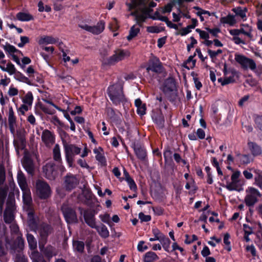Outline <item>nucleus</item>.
<instances>
[{"mask_svg":"<svg viewBox=\"0 0 262 262\" xmlns=\"http://www.w3.org/2000/svg\"><path fill=\"white\" fill-rule=\"evenodd\" d=\"M57 42V39L50 36H44L41 37L38 40V43L39 45H42L44 43L47 44H54Z\"/></svg>","mask_w":262,"mask_h":262,"instance_id":"nucleus-35","label":"nucleus"},{"mask_svg":"<svg viewBox=\"0 0 262 262\" xmlns=\"http://www.w3.org/2000/svg\"><path fill=\"white\" fill-rule=\"evenodd\" d=\"M233 11L236 13V15L241 16L242 18H244L246 17L245 11L239 7L233 9Z\"/></svg>","mask_w":262,"mask_h":262,"instance_id":"nucleus-53","label":"nucleus"},{"mask_svg":"<svg viewBox=\"0 0 262 262\" xmlns=\"http://www.w3.org/2000/svg\"><path fill=\"white\" fill-rule=\"evenodd\" d=\"M6 180V173L4 167L0 165V212L3 210L4 205L5 202L6 198L8 192L9 193L10 190V183H14L10 182L9 185H4V183Z\"/></svg>","mask_w":262,"mask_h":262,"instance_id":"nucleus-3","label":"nucleus"},{"mask_svg":"<svg viewBox=\"0 0 262 262\" xmlns=\"http://www.w3.org/2000/svg\"><path fill=\"white\" fill-rule=\"evenodd\" d=\"M17 180L19 186L21 190L29 188L27 183L26 177L22 171L20 170L18 171Z\"/></svg>","mask_w":262,"mask_h":262,"instance_id":"nucleus-27","label":"nucleus"},{"mask_svg":"<svg viewBox=\"0 0 262 262\" xmlns=\"http://www.w3.org/2000/svg\"><path fill=\"white\" fill-rule=\"evenodd\" d=\"M36 231L39 234V243L43 246L46 244L48 236L53 232V229L48 224L41 222L39 225Z\"/></svg>","mask_w":262,"mask_h":262,"instance_id":"nucleus-5","label":"nucleus"},{"mask_svg":"<svg viewBox=\"0 0 262 262\" xmlns=\"http://www.w3.org/2000/svg\"><path fill=\"white\" fill-rule=\"evenodd\" d=\"M79 27L94 34L98 35L101 33L104 29V23L101 21L98 22L95 26H91L87 24H84L79 25Z\"/></svg>","mask_w":262,"mask_h":262,"instance_id":"nucleus-18","label":"nucleus"},{"mask_svg":"<svg viewBox=\"0 0 262 262\" xmlns=\"http://www.w3.org/2000/svg\"><path fill=\"white\" fill-rule=\"evenodd\" d=\"M27 239L30 249L32 251H37V241L34 236L30 233H27Z\"/></svg>","mask_w":262,"mask_h":262,"instance_id":"nucleus-31","label":"nucleus"},{"mask_svg":"<svg viewBox=\"0 0 262 262\" xmlns=\"http://www.w3.org/2000/svg\"><path fill=\"white\" fill-rule=\"evenodd\" d=\"M40 108L44 113L52 115L54 114L55 113V111L54 110L49 108L47 106L43 105L40 106Z\"/></svg>","mask_w":262,"mask_h":262,"instance_id":"nucleus-59","label":"nucleus"},{"mask_svg":"<svg viewBox=\"0 0 262 262\" xmlns=\"http://www.w3.org/2000/svg\"><path fill=\"white\" fill-rule=\"evenodd\" d=\"M107 114L108 117L113 121H115L117 120V115L114 111V110L111 108L108 107L107 108Z\"/></svg>","mask_w":262,"mask_h":262,"instance_id":"nucleus-50","label":"nucleus"},{"mask_svg":"<svg viewBox=\"0 0 262 262\" xmlns=\"http://www.w3.org/2000/svg\"><path fill=\"white\" fill-rule=\"evenodd\" d=\"M254 184L262 190V174H259L255 177Z\"/></svg>","mask_w":262,"mask_h":262,"instance_id":"nucleus-51","label":"nucleus"},{"mask_svg":"<svg viewBox=\"0 0 262 262\" xmlns=\"http://www.w3.org/2000/svg\"><path fill=\"white\" fill-rule=\"evenodd\" d=\"M57 165L53 162H49L43 167V171L46 177L51 180H54L57 176Z\"/></svg>","mask_w":262,"mask_h":262,"instance_id":"nucleus-13","label":"nucleus"},{"mask_svg":"<svg viewBox=\"0 0 262 262\" xmlns=\"http://www.w3.org/2000/svg\"><path fill=\"white\" fill-rule=\"evenodd\" d=\"M224 73L225 75H227L228 74H231L232 76L234 77V76L237 74V72L232 68H229L228 69L227 64L225 63L224 66Z\"/></svg>","mask_w":262,"mask_h":262,"instance_id":"nucleus-49","label":"nucleus"},{"mask_svg":"<svg viewBox=\"0 0 262 262\" xmlns=\"http://www.w3.org/2000/svg\"><path fill=\"white\" fill-rule=\"evenodd\" d=\"M134 150L137 157L141 160H144L146 157L145 150L139 144H134Z\"/></svg>","mask_w":262,"mask_h":262,"instance_id":"nucleus-28","label":"nucleus"},{"mask_svg":"<svg viewBox=\"0 0 262 262\" xmlns=\"http://www.w3.org/2000/svg\"><path fill=\"white\" fill-rule=\"evenodd\" d=\"M53 159L57 162V167L61 172L65 170L64 167L62 164V160L60 154V150L58 144H56L53 149Z\"/></svg>","mask_w":262,"mask_h":262,"instance_id":"nucleus-21","label":"nucleus"},{"mask_svg":"<svg viewBox=\"0 0 262 262\" xmlns=\"http://www.w3.org/2000/svg\"><path fill=\"white\" fill-rule=\"evenodd\" d=\"M24 248V240L21 237V236L18 235L13 244L11 246L12 252L14 254L18 253V251L23 252Z\"/></svg>","mask_w":262,"mask_h":262,"instance_id":"nucleus-22","label":"nucleus"},{"mask_svg":"<svg viewBox=\"0 0 262 262\" xmlns=\"http://www.w3.org/2000/svg\"><path fill=\"white\" fill-rule=\"evenodd\" d=\"M176 2H173V3H169L167 5H166L164 8V9H163V13H166V12H170L171 10H172V8L173 7V6H174V3H176Z\"/></svg>","mask_w":262,"mask_h":262,"instance_id":"nucleus-60","label":"nucleus"},{"mask_svg":"<svg viewBox=\"0 0 262 262\" xmlns=\"http://www.w3.org/2000/svg\"><path fill=\"white\" fill-rule=\"evenodd\" d=\"M108 94L110 99L115 105H124L126 101L123 93V86L120 83L110 86L108 89Z\"/></svg>","mask_w":262,"mask_h":262,"instance_id":"nucleus-2","label":"nucleus"},{"mask_svg":"<svg viewBox=\"0 0 262 262\" xmlns=\"http://www.w3.org/2000/svg\"><path fill=\"white\" fill-rule=\"evenodd\" d=\"M240 176L239 171H234L231 177V181L227 183L226 188L230 191H240L242 190L244 182L239 179Z\"/></svg>","mask_w":262,"mask_h":262,"instance_id":"nucleus-7","label":"nucleus"},{"mask_svg":"<svg viewBox=\"0 0 262 262\" xmlns=\"http://www.w3.org/2000/svg\"><path fill=\"white\" fill-rule=\"evenodd\" d=\"M162 91L167 96L176 94L177 88L175 80L173 78L169 77L165 80Z\"/></svg>","mask_w":262,"mask_h":262,"instance_id":"nucleus-14","label":"nucleus"},{"mask_svg":"<svg viewBox=\"0 0 262 262\" xmlns=\"http://www.w3.org/2000/svg\"><path fill=\"white\" fill-rule=\"evenodd\" d=\"M126 181L129 184V187L131 189L135 190L137 189V186L134 181L130 177L127 178Z\"/></svg>","mask_w":262,"mask_h":262,"instance_id":"nucleus-58","label":"nucleus"},{"mask_svg":"<svg viewBox=\"0 0 262 262\" xmlns=\"http://www.w3.org/2000/svg\"><path fill=\"white\" fill-rule=\"evenodd\" d=\"M36 193L41 199H47L51 195V190L49 184L44 181L38 180L36 182Z\"/></svg>","mask_w":262,"mask_h":262,"instance_id":"nucleus-8","label":"nucleus"},{"mask_svg":"<svg viewBox=\"0 0 262 262\" xmlns=\"http://www.w3.org/2000/svg\"><path fill=\"white\" fill-rule=\"evenodd\" d=\"M140 10L139 8L136 11L132 12L130 15L135 17V19L137 23L141 26V23L144 22L146 19L147 17L144 16V14H139Z\"/></svg>","mask_w":262,"mask_h":262,"instance_id":"nucleus-36","label":"nucleus"},{"mask_svg":"<svg viewBox=\"0 0 262 262\" xmlns=\"http://www.w3.org/2000/svg\"><path fill=\"white\" fill-rule=\"evenodd\" d=\"M163 67L160 61L157 59H153L150 61L149 66L146 68V72L150 76L154 77L155 74H158L162 72Z\"/></svg>","mask_w":262,"mask_h":262,"instance_id":"nucleus-12","label":"nucleus"},{"mask_svg":"<svg viewBox=\"0 0 262 262\" xmlns=\"http://www.w3.org/2000/svg\"><path fill=\"white\" fill-rule=\"evenodd\" d=\"M61 210L68 223L73 224L77 222L78 220L76 212L72 208L64 205L62 206Z\"/></svg>","mask_w":262,"mask_h":262,"instance_id":"nucleus-16","label":"nucleus"},{"mask_svg":"<svg viewBox=\"0 0 262 262\" xmlns=\"http://www.w3.org/2000/svg\"><path fill=\"white\" fill-rule=\"evenodd\" d=\"M208 53L211 58L215 57L219 54H221L223 51L221 49L217 50L216 51H213L211 50L208 49L207 51Z\"/></svg>","mask_w":262,"mask_h":262,"instance_id":"nucleus-54","label":"nucleus"},{"mask_svg":"<svg viewBox=\"0 0 262 262\" xmlns=\"http://www.w3.org/2000/svg\"><path fill=\"white\" fill-rule=\"evenodd\" d=\"M95 212L92 210H85L83 212V217L86 224L92 228H96V221Z\"/></svg>","mask_w":262,"mask_h":262,"instance_id":"nucleus-20","label":"nucleus"},{"mask_svg":"<svg viewBox=\"0 0 262 262\" xmlns=\"http://www.w3.org/2000/svg\"><path fill=\"white\" fill-rule=\"evenodd\" d=\"M246 192L247 194L244 202L249 207H253L258 201V198L262 196L260 192L253 187H248Z\"/></svg>","mask_w":262,"mask_h":262,"instance_id":"nucleus-6","label":"nucleus"},{"mask_svg":"<svg viewBox=\"0 0 262 262\" xmlns=\"http://www.w3.org/2000/svg\"><path fill=\"white\" fill-rule=\"evenodd\" d=\"M41 140L47 146H50L54 143V137L52 133L48 129L43 131Z\"/></svg>","mask_w":262,"mask_h":262,"instance_id":"nucleus-24","label":"nucleus"},{"mask_svg":"<svg viewBox=\"0 0 262 262\" xmlns=\"http://www.w3.org/2000/svg\"><path fill=\"white\" fill-rule=\"evenodd\" d=\"M139 217L142 222H148L151 220V216L150 215H145L142 212H140L139 214Z\"/></svg>","mask_w":262,"mask_h":262,"instance_id":"nucleus-56","label":"nucleus"},{"mask_svg":"<svg viewBox=\"0 0 262 262\" xmlns=\"http://www.w3.org/2000/svg\"><path fill=\"white\" fill-rule=\"evenodd\" d=\"M23 191V202L28 207V210L31 209L32 200L31 195V192L29 188L21 190Z\"/></svg>","mask_w":262,"mask_h":262,"instance_id":"nucleus-25","label":"nucleus"},{"mask_svg":"<svg viewBox=\"0 0 262 262\" xmlns=\"http://www.w3.org/2000/svg\"><path fill=\"white\" fill-rule=\"evenodd\" d=\"M235 60L245 70L249 69L253 71L256 68L255 62L252 59L249 58L244 55H235Z\"/></svg>","mask_w":262,"mask_h":262,"instance_id":"nucleus-10","label":"nucleus"},{"mask_svg":"<svg viewBox=\"0 0 262 262\" xmlns=\"http://www.w3.org/2000/svg\"><path fill=\"white\" fill-rule=\"evenodd\" d=\"M158 259L157 255L153 252H148L145 255L144 261L145 262H152Z\"/></svg>","mask_w":262,"mask_h":262,"instance_id":"nucleus-39","label":"nucleus"},{"mask_svg":"<svg viewBox=\"0 0 262 262\" xmlns=\"http://www.w3.org/2000/svg\"><path fill=\"white\" fill-rule=\"evenodd\" d=\"M74 249L79 252H82L84 249V245L83 242L81 241H74L73 242Z\"/></svg>","mask_w":262,"mask_h":262,"instance_id":"nucleus-46","label":"nucleus"},{"mask_svg":"<svg viewBox=\"0 0 262 262\" xmlns=\"http://www.w3.org/2000/svg\"><path fill=\"white\" fill-rule=\"evenodd\" d=\"M220 21L223 24H228L231 26L233 25L236 22L234 16L231 15H228L226 17H221Z\"/></svg>","mask_w":262,"mask_h":262,"instance_id":"nucleus-40","label":"nucleus"},{"mask_svg":"<svg viewBox=\"0 0 262 262\" xmlns=\"http://www.w3.org/2000/svg\"><path fill=\"white\" fill-rule=\"evenodd\" d=\"M243 230L245 234H251L253 233V229L247 224L243 225Z\"/></svg>","mask_w":262,"mask_h":262,"instance_id":"nucleus-63","label":"nucleus"},{"mask_svg":"<svg viewBox=\"0 0 262 262\" xmlns=\"http://www.w3.org/2000/svg\"><path fill=\"white\" fill-rule=\"evenodd\" d=\"M14 77L16 80L18 81L26 83L29 85H31V81L29 79V78L24 76L19 72L15 73Z\"/></svg>","mask_w":262,"mask_h":262,"instance_id":"nucleus-42","label":"nucleus"},{"mask_svg":"<svg viewBox=\"0 0 262 262\" xmlns=\"http://www.w3.org/2000/svg\"><path fill=\"white\" fill-rule=\"evenodd\" d=\"M10 190L6 200V207L4 211V219L6 223H11L14 219V213L16 211L15 194L18 192L13 183L10 184Z\"/></svg>","mask_w":262,"mask_h":262,"instance_id":"nucleus-1","label":"nucleus"},{"mask_svg":"<svg viewBox=\"0 0 262 262\" xmlns=\"http://www.w3.org/2000/svg\"><path fill=\"white\" fill-rule=\"evenodd\" d=\"M94 151L95 154H97L96 156V158L97 160L100 162L101 164L104 165L106 162L104 157L102 154L99 152L98 149H95L94 150Z\"/></svg>","mask_w":262,"mask_h":262,"instance_id":"nucleus-48","label":"nucleus"},{"mask_svg":"<svg viewBox=\"0 0 262 262\" xmlns=\"http://www.w3.org/2000/svg\"><path fill=\"white\" fill-rule=\"evenodd\" d=\"M100 54L102 65L103 66H108V63H107L106 61V60L109 59V57H107L108 55V50L106 49H102L100 50Z\"/></svg>","mask_w":262,"mask_h":262,"instance_id":"nucleus-37","label":"nucleus"},{"mask_svg":"<svg viewBox=\"0 0 262 262\" xmlns=\"http://www.w3.org/2000/svg\"><path fill=\"white\" fill-rule=\"evenodd\" d=\"M235 81L234 77L230 76L229 77L225 78L222 83V85L228 84L230 83H232Z\"/></svg>","mask_w":262,"mask_h":262,"instance_id":"nucleus-62","label":"nucleus"},{"mask_svg":"<svg viewBox=\"0 0 262 262\" xmlns=\"http://www.w3.org/2000/svg\"><path fill=\"white\" fill-rule=\"evenodd\" d=\"M16 17L18 20L22 21L34 19L33 16L28 13L19 12L16 14Z\"/></svg>","mask_w":262,"mask_h":262,"instance_id":"nucleus-34","label":"nucleus"},{"mask_svg":"<svg viewBox=\"0 0 262 262\" xmlns=\"http://www.w3.org/2000/svg\"><path fill=\"white\" fill-rule=\"evenodd\" d=\"M99 233V235L103 238H106L109 236V231L107 230L106 227L103 225L101 224L100 226H96V228H94Z\"/></svg>","mask_w":262,"mask_h":262,"instance_id":"nucleus-32","label":"nucleus"},{"mask_svg":"<svg viewBox=\"0 0 262 262\" xmlns=\"http://www.w3.org/2000/svg\"><path fill=\"white\" fill-rule=\"evenodd\" d=\"M248 145L251 152L254 156H257L261 154L262 150L261 147L256 143L249 142Z\"/></svg>","mask_w":262,"mask_h":262,"instance_id":"nucleus-29","label":"nucleus"},{"mask_svg":"<svg viewBox=\"0 0 262 262\" xmlns=\"http://www.w3.org/2000/svg\"><path fill=\"white\" fill-rule=\"evenodd\" d=\"M0 68L4 71H6L8 72L10 74H14L16 73V69L14 67V66L11 63H8L7 64V67L5 68L2 66H0Z\"/></svg>","mask_w":262,"mask_h":262,"instance_id":"nucleus-43","label":"nucleus"},{"mask_svg":"<svg viewBox=\"0 0 262 262\" xmlns=\"http://www.w3.org/2000/svg\"><path fill=\"white\" fill-rule=\"evenodd\" d=\"M79 184V180L76 176L68 174L64 177L63 185L67 191H71L75 188Z\"/></svg>","mask_w":262,"mask_h":262,"instance_id":"nucleus-17","label":"nucleus"},{"mask_svg":"<svg viewBox=\"0 0 262 262\" xmlns=\"http://www.w3.org/2000/svg\"><path fill=\"white\" fill-rule=\"evenodd\" d=\"M33 100V95L31 92H28L23 98V102L25 104L31 106Z\"/></svg>","mask_w":262,"mask_h":262,"instance_id":"nucleus-44","label":"nucleus"},{"mask_svg":"<svg viewBox=\"0 0 262 262\" xmlns=\"http://www.w3.org/2000/svg\"><path fill=\"white\" fill-rule=\"evenodd\" d=\"M21 42L18 44L19 47H23L24 45L29 42V39L27 36H21L20 37Z\"/></svg>","mask_w":262,"mask_h":262,"instance_id":"nucleus-61","label":"nucleus"},{"mask_svg":"<svg viewBox=\"0 0 262 262\" xmlns=\"http://www.w3.org/2000/svg\"><path fill=\"white\" fill-rule=\"evenodd\" d=\"M21 163L23 167L29 175L31 176L34 175L35 165L30 155H25L21 160Z\"/></svg>","mask_w":262,"mask_h":262,"instance_id":"nucleus-11","label":"nucleus"},{"mask_svg":"<svg viewBox=\"0 0 262 262\" xmlns=\"http://www.w3.org/2000/svg\"><path fill=\"white\" fill-rule=\"evenodd\" d=\"M41 223L37 217H35L32 209L28 210V224L32 230L36 232V230Z\"/></svg>","mask_w":262,"mask_h":262,"instance_id":"nucleus-19","label":"nucleus"},{"mask_svg":"<svg viewBox=\"0 0 262 262\" xmlns=\"http://www.w3.org/2000/svg\"><path fill=\"white\" fill-rule=\"evenodd\" d=\"M152 232L155 235V237L150 238L149 241L151 242L159 240L163 246V248L167 251H169L170 241L168 238L165 237L163 234L157 229L152 230Z\"/></svg>","mask_w":262,"mask_h":262,"instance_id":"nucleus-15","label":"nucleus"},{"mask_svg":"<svg viewBox=\"0 0 262 262\" xmlns=\"http://www.w3.org/2000/svg\"><path fill=\"white\" fill-rule=\"evenodd\" d=\"M65 151L66 160L70 167H72L74 161L75 155L80 152L81 148L74 144H69L67 143L63 144Z\"/></svg>","mask_w":262,"mask_h":262,"instance_id":"nucleus-9","label":"nucleus"},{"mask_svg":"<svg viewBox=\"0 0 262 262\" xmlns=\"http://www.w3.org/2000/svg\"><path fill=\"white\" fill-rule=\"evenodd\" d=\"M140 31L139 28H136L135 25L132 26L129 31V34L127 36V39L130 41L133 38L136 37Z\"/></svg>","mask_w":262,"mask_h":262,"instance_id":"nucleus-41","label":"nucleus"},{"mask_svg":"<svg viewBox=\"0 0 262 262\" xmlns=\"http://www.w3.org/2000/svg\"><path fill=\"white\" fill-rule=\"evenodd\" d=\"M255 123L257 127L262 130V116L257 117L255 119Z\"/></svg>","mask_w":262,"mask_h":262,"instance_id":"nucleus-64","label":"nucleus"},{"mask_svg":"<svg viewBox=\"0 0 262 262\" xmlns=\"http://www.w3.org/2000/svg\"><path fill=\"white\" fill-rule=\"evenodd\" d=\"M14 262H28L23 252L18 251L15 253Z\"/></svg>","mask_w":262,"mask_h":262,"instance_id":"nucleus-45","label":"nucleus"},{"mask_svg":"<svg viewBox=\"0 0 262 262\" xmlns=\"http://www.w3.org/2000/svg\"><path fill=\"white\" fill-rule=\"evenodd\" d=\"M8 124L11 133L12 134H14L16 124V118L14 115V112L12 107H10L9 108Z\"/></svg>","mask_w":262,"mask_h":262,"instance_id":"nucleus-23","label":"nucleus"},{"mask_svg":"<svg viewBox=\"0 0 262 262\" xmlns=\"http://www.w3.org/2000/svg\"><path fill=\"white\" fill-rule=\"evenodd\" d=\"M189 27L190 26L188 25L187 27L182 28L180 30V32L179 33H178V34H180L182 36H184L187 34L191 31V29H192L191 28Z\"/></svg>","mask_w":262,"mask_h":262,"instance_id":"nucleus-57","label":"nucleus"},{"mask_svg":"<svg viewBox=\"0 0 262 262\" xmlns=\"http://www.w3.org/2000/svg\"><path fill=\"white\" fill-rule=\"evenodd\" d=\"M239 161L242 164H248L252 161V159L249 155H237Z\"/></svg>","mask_w":262,"mask_h":262,"instance_id":"nucleus-38","label":"nucleus"},{"mask_svg":"<svg viewBox=\"0 0 262 262\" xmlns=\"http://www.w3.org/2000/svg\"><path fill=\"white\" fill-rule=\"evenodd\" d=\"M33 262H46L43 256L38 251H32L30 255Z\"/></svg>","mask_w":262,"mask_h":262,"instance_id":"nucleus-33","label":"nucleus"},{"mask_svg":"<svg viewBox=\"0 0 262 262\" xmlns=\"http://www.w3.org/2000/svg\"><path fill=\"white\" fill-rule=\"evenodd\" d=\"M4 49L9 53H15L18 51L14 46L8 43L4 46Z\"/></svg>","mask_w":262,"mask_h":262,"instance_id":"nucleus-52","label":"nucleus"},{"mask_svg":"<svg viewBox=\"0 0 262 262\" xmlns=\"http://www.w3.org/2000/svg\"><path fill=\"white\" fill-rule=\"evenodd\" d=\"M139 9L140 11L141 12L142 14H144V16H146V15H148L149 16V14L152 11V9L150 8H147L145 6V4L144 3L142 6L139 7Z\"/></svg>","mask_w":262,"mask_h":262,"instance_id":"nucleus-47","label":"nucleus"},{"mask_svg":"<svg viewBox=\"0 0 262 262\" xmlns=\"http://www.w3.org/2000/svg\"><path fill=\"white\" fill-rule=\"evenodd\" d=\"M130 55V52L128 50L117 49L114 51V54L109 57L108 60L106 61L108 66H112L129 57Z\"/></svg>","mask_w":262,"mask_h":262,"instance_id":"nucleus-4","label":"nucleus"},{"mask_svg":"<svg viewBox=\"0 0 262 262\" xmlns=\"http://www.w3.org/2000/svg\"><path fill=\"white\" fill-rule=\"evenodd\" d=\"M156 123L159 128H163L164 126V119L163 114L160 111L155 114L152 117Z\"/></svg>","mask_w":262,"mask_h":262,"instance_id":"nucleus-30","label":"nucleus"},{"mask_svg":"<svg viewBox=\"0 0 262 262\" xmlns=\"http://www.w3.org/2000/svg\"><path fill=\"white\" fill-rule=\"evenodd\" d=\"M39 245L40 251L48 259H50L56 254L55 249L52 246L48 245L46 247H44V245L43 246L40 243H39Z\"/></svg>","mask_w":262,"mask_h":262,"instance_id":"nucleus-26","label":"nucleus"},{"mask_svg":"<svg viewBox=\"0 0 262 262\" xmlns=\"http://www.w3.org/2000/svg\"><path fill=\"white\" fill-rule=\"evenodd\" d=\"M144 3V0H133L132 6L130 8L140 7Z\"/></svg>","mask_w":262,"mask_h":262,"instance_id":"nucleus-55","label":"nucleus"}]
</instances>
